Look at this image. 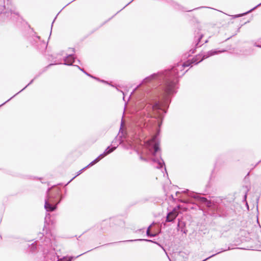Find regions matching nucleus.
Wrapping results in <instances>:
<instances>
[{"instance_id": "1", "label": "nucleus", "mask_w": 261, "mask_h": 261, "mask_svg": "<svg viewBox=\"0 0 261 261\" xmlns=\"http://www.w3.org/2000/svg\"><path fill=\"white\" fill-rule=\"evenodd\" d=\"M188 66L187 64L178 65L172 69V71H165L158 73H154L145 78L142 84L148 83L153 80H158L162 84L161 89L162 90V94L164 98L163 102L154 101L150 103H147L144 108V113L146 112L147 117H154L162 119L164 114L166 113L165 108L168 107L170 100L169 96L175 93L174 89V83L173 81H170V74L172 72H178V70H182L184 66Z\"/></svg>"}, {"instance_id": "2", "label": "nucleus", "mask_w": 261, "mask_h": 261, "mask_svg": "<svg viewBox=\"0 0 261 261\" xmlns=\"http://www.w3.org/2000/svg\"><path fill=\"white\" fill-rule=\"evenodd\" d=\"M223 51H224V50H222V51H221V50L217 51V50H210V51H208L206 54L203 55L202 58H201V55H199L198 56H196V57L193 58L191 60V61H188L184 63L178 64L176 66H174L171 69L166 70V71L171 72V71H172V69L174 68H175L178 65H183V64H185L186 63L187 64V65H188L184 66L183 67V68H184L185 67H188V66H190L192 64H197L198 63L201 62L204 59H206L210 56H212L213 55L217 54L219 53H222ZM183 70H184V68H182V70L181 71L178 70L177 73V72H175V73L172 72V73L170 74V75H169V77H170L169 78L170 79V81H173L174 82H175V83H174L175 84L174 85V89L175 90V93L176 92V83L177 82L178 77H179L181 76H182L183 75H184V74L186 72H187V70H186L185 72L183 71Z\"/></svg>"}, {"instance_id": "3", "label": "nucleus", "mask_w": 261, "mask_h": 261, "mask_svg": "<svg viewBox=\"0 0 261 261\" xmlns=\"http://www.w3.org/2000/svg\"><path fill=\"white\" fill-rule=\"evenodd\" d=\"M146 146L150 153L153 156L152 158V162L158 164L156 167L158 168H161L163 165H165L163 160L161 158L159 142L157 134L147 142Z\"/></svg>"}, {"instance_id": "4", "label": "nucleus", "mask_w": 261, "mask_h": 261, "mask_svg": "<svg viewBox=\"0 0 261 261\" xmlns=\"http://www.w3.org/2000/svg\"><path fill=\"white\" fill-rule=\"evenodd\" d=\"M0 16L4 20H15L18 17V13L15 12L11 0H0Z\"/></svg>"}, {"instance_id": "5", "label": "nucleus", "mask_w": 261, "mask_h": 261, "mask_svg": "<svg viewBox=\"0 0 261 261\" xmlns=\"http://www.w3.org/2000/svg\"><path fill=\"white\" fill-rule=\"evenodd\" d=\"M188 196L197 200L200 202L204 204L208 207H211L213 205V203L211 201L208 200L205 197H201L198 193H194L193 192H189L188 193Z\"/></svg>"}, {"instance_id": "6", "label": "nucleus", "mask_w": 261, "mask_h": 261, "mask_svg": "<svg viewBox=\"0 0 261 261\" xmlns=\"http://www.w3.org/2000/svg\"><path fill=\"white\" fill-rule=\"evenodd\" d=\"M60 202L59 201L56 204L55 201L50 199V197H48L45 200L44 208L47 212H53L57 208V205Z\"/></svg>"}, {"instance_id": "7", "label": "nucleus", "mask_w": 261, "mask_h": 261, "mask_svg": "<svg viewBox=\"0 0 261 261\" xmlns=\"http://www.w3.org/2000/svg\"><path fill=\"white\" fill-rule=\"evenodd\" d=\"M178 216V213L175 209H174L172 211L169 212L166 217L167 222L173 221Z\"/></svg>"}, {"instance_id": "8", "label": "nucleus", "mask_w": 261, "mask_h": 261, "mask_svg": "<svg viewBox=\"0 0 261 261\" xmlns=\"http://www.w3.org/2000/svg\"><path fill=\"white\" fill-rule=\"evenodd\" d=\"M74 57L72 54H69L64 59V64L68 66L72 65L74 62Z\"/></svg>"}, {"instance_id": "9", "label": "nucleus", "mask_w": 261, "mask_h": 261, "mask_svg": "<svg viewBox=\"0 0 261 261\" xmlns=\"http://www.w3.org/2000/svg\"><path fill=\"white\" fill-rule=\"evenodd\" d=\"M197 34H198V36H196L195 37V39H196V42H195V45L196 48L199 47L201 46V45L203 44L204 43H206L207 42V40H206L203 42L201 43V39H202V38L203 37V35L201 34H199L198 32L197 33Z\"/></svg>"}, {"instance_id": "10", "label": "nucleus", "mask_w": 261, "mask_h": 261, "mask_svg": "<svg viewBox=\"0 0 261 261\" xmlns=\"http://www.w3.org/2000/svg\"><path fill=\"white\" fill-rule=\"evenodd\" d=\"M116 148V146L112 147L111 148L110 146H108L103 153L106 155H107L114 151Z\"/></svg>"}, {"instance_id": "11", "label": "nucleus", "mask_w": 261, "mask_h": 261, "mask_svg": "<svg viewBox=\"0 0 261 261\" xmlns=\"http://www.w3.org/2000/svg\"><path fill=\"white\" fill-rule=\"evenodd\" d=\"M144 241L150 242L155 243V244H158V245H159L160 246H161L162 247V248L164 250V251H165V250L164 248V247H162L161 245H160L158 243H157L156 242L152 241V240H147V239H138V240H131L125 241V242H133V241Z\"/></svg>"}, {"instance_id": "12", "label": "nucleus", "mask_w": 261, "mask_h": 261, "mask_svg": "<svg viewBox=\"0 0 261 261\" xmlns=\"http://www.w3.org/2000/svg\"><path fill=\"white\" fill-rule=\"evenodd\" d=\"M34 79H33L31 81V82L24 88H23L21 90H20L19 92H18L17 94L19 93L20 92H21L22 91H23L25 88H26L29 85H30V84H31L33 81H34ZM16 95V94L15 95H14L13 96H12V97H11L9 99H8L7 101H6V102H4L3 104H2L1 105H0V107H1L2 106L5 105L7 102H8V101H9L10 99H11L13 97H14L15 95Z\"/></svg>"}, {"instance_id": "13", "label": "nucleus", "mask_w": 261, "mask_h": 261, "mask_svg": "<svg viewBox=\"0 0 261 261\" xmlns=\"http://www.w3.org/2000/svg\"><path fill=\"white\" fill-rule=\"evenodd\" d=\"M229 249H230V248H229V247H228L227 249H222L220 251L218 252L217 253H215V254H213V255H211V256H208V257L206 258L205 259H203V260H202V261H206V260H207V259H210V258H211V257H213V256H215L216 254H219V253H221V252H223V251H226V250H229Z\"/></svg>"}, {"instance_id": "14", "label": "nucleus", "mask_w": 261, "mask_h": 261, "mask_svg": "<svg viewBox=\"0 0 261 261\" xmlns=\"http://www.w3.org/2000/svg\"><path fill=\"white\" fill-rule=\"evenodd\" d=\"M44 245H49L51 244V238H45V239Z\"/></svg>"}, {"instance_id": "15", "label": "nucleus", "mask_w": 261, "mask_h": 261, "mask_svg": "<svg viewBox=\"0 0 261 261\" xmlns=\"http://www.w3.org/2000/svg\"><path fill=\"white\" fill-rule=\"evenodd\" d=\"M150 227H151V225H150L148 227V229L147 230L146 234H147V236L151 237H155V234H152V233L150 232L149 229H150Z\"/></svg>"}, {"instance_id": "16", "label": "nucleus", "mask_w": 261, "mask_h": 261, "mask_svg": "<svg viewBox=\"0 0 261 261\" xmlns=\"http://www.w3.org/2000/svg\"><path fill=\"white\" fill-rule=\"evenodd\" d=\"M30 251L31 252H34L35 249H36V244H35V243H32L31 245V246L30 247Z\"/></svg>"}, {"instance_id": "17", "label": "nucleus", "mask_w": 261, "mask_h": 261, "mask_svg": "<svg viewBox=\"0 0 261 261\" xmlns=\"http://www.w3.org/2000/svg\"><path fill=\"white\" fill-rule=\"evenodd\" d=\"M33 39L34 40V41H35L36 43H34V44H35L36 43H38V41H40V37L38 36H34L33 37Z\"/></svg>"}, {"instance_id": "18", "label": "nucleus", "mask_w": 261, "mask_h": 261, "mask_svg": "<svg viewBox=\"0 0 261 261\" xmlns=\"http://www.w3.org/2000/svg\"><path fill=\"white\" fill-rule=\"evenodd\" d=\"M86 168H87V167H84V168H83L82 169H81V170H80V171L77 172V174H76L74 177H73V178H72V179H71V180L68 182V183H69V182H70L72 179H74L75 177H76L77 176H78V175H79L80 174H81L82 173V171H83L85 169H86Z\"/></svg>"}, {"instance_id": "19", "label": "nucleus", "mask_w": 261, "mask_h": 261, "mask_svg": "<svg viewBox=\"0 0 261 261\" xmlns=\"http://www.w3.org/2000/svg\"><path fill=\"white\" fill-rule=\"evenodd\" d=\"M97 161L95 160V159L94 160H93L92 162H91L89 165H88L86 167H90V166H93V165H94L95 164L97 163Z\"/></svg>"}, {"instance_id": "20", "label": "nucleus", "mask_w": 261, "mask_h": 261, "mask_svg": "<svg viewBox=\"0 0 261 261\" xmlns=\"http://www.w3.org/2000/svg\"><path fill=\"white\" fill-rule=\"evenodd\" d=\"M261 5V3L260 4H259L258 5H257L256 6H255V7L253 8L252 9H251L250 10H249L248 12H247L246 13H249L250 12H251L252 10H254L255 8H256L258 6Z\"/></svg>"}, {"instance_id": "21", "label": "nucleus", "mask_w": 261, "mask_h": 261, "mask_svg": "<svg viewBox=\"0 0 261 261\" xmlns=\"http://www.w3.org/2000/svg\"><path fill=\"white\" fill-rule=\"evenodd\" d=\"M41 44L42 45V48H46L47 46V45L46 44L45 42L44 41L41 42Z\"/></svg>"}, {"instance_id": "22", "label": "nucleus", "mask_w": 261, "mask_h": 261, "mask_svg": "<svg viewBox=\"0 0 261 261\" xmlns=\"http://www.w3.org/2000/svg\"><path fill=\"white\" fill-rule=\"evenodd\" d=\"M105 156H106L104 153H102L101 154H100L98 157L100 158V159H102V158H103Z\"/></svg>"}, {"instance_id": "23", "label": "nucleus", "mask_w": 261, "mask_h": 261, "mask_svg": "<svg viewBox=\"0 0 261 261\" xmlns=\"http://www.w3.org/2000/svg\"><path fill=\"white\" fill-rule=\"evenodd\" d=\"M254 45L255 46L257 47L261 48V45H259V44H257L256 43H254Z\"/></svg>"}, {"instance_id": "24", "label": "nucleus", "mask_w": 261, "mask_h": 261, "mask_svg": "<svg viewBox=\"0 0 261 261\" xmlns=\"http://www.w3.org/2000/svg\"><path fill=\"white\" fill-rule=\"evenodd\" d=\"M140 160H142V161H147L146 159L144 158L143 157H142V156H140Z\"/></svg>"}, {"instance_id": "25", "label": "nucleus", "mask_w": 261, "mask_h": 261, "mask_svg": "<svg viewBox=\"0 0 261 261\" xmlns=\"http://www.w3.org/2000/svg\"><path fill=\"white\" fill-rule=\"evenodd\" d=\"M87 252H88V251H86V252H84V253H82V254H80V255H77V256H76V257H75V258H77V257H79V256H80L82 255L83 254H84L85 253H87Z\"/></svg>"}, {"instance_id": "26", "label": "nucleus", "mask_w": 261, "mask_h": 261, "mask_svg": "<svg viewBox=\"0 0 261 261\" xmlns=\"http://www.w3.org/2000/svg\"><path fill=\"white\" fill-rule=\"evenodd\" d=\"M87 252H88V251H86V252H84V253H82V254H80V255H77V256H76V257H75V258H77V257H79V256H80L82 255L83 254H84L85 253H87Z\"/></svg>"}, {"instance_id": "27", "label": "nucleus", "mask_w": 261, "mask_h": 261, "mask_svg": "<svg viewBox=\"0 0 261 261\" xmlns=\"http://www.w3.org/2000/svg\"><path fill=\"white\" fill-rule=\"evenodd\" d=\"M88 76H90V77H92V78H94V79H95L98 80L97 78H96V77H94L93 76L91 75V74H89V73H88Z\"/></svg>"}, {"instance_id": "28", "label": "nucleus", "mask_w": 261, "mask_h": 261, "mask_svg": "<svg viewBox=\"0 0 261 261\" xmlns=\"http://www.w3.org/2000/svg\"><path fill=\"white\" fill-rule=\"evenodd\" d=\"M76 67H77V68H78L80 70L82 71L83 72H84V71H85L84 70V69H82V68H81L80 66H77H77H76Z\"/></svg>"}, {"instance_id": "29", "label": "nucleus", "mask_w": 261, "mask_h": 261, "mask_svg": "<svg viewBox=\"0 0 261 261\" xmlns=\"http://www.w3.org/2000/svg\"><path fill=\"white\" fill-rule=\"evenodd\" d=\"M101 159L98 156L95 159V160L97 161V162H98Z\"/></svg>"}, {"instance_id": "30", "label": "nucleus", "mask_w": 261, "mask_h": 261, "mask_svg": "<svg viewBox=\"0 0 261 261\" xmlns=\"http://www.w3.org/2000/svg\"><path fill=\"white\" fill-rule=\"evenodd\" d=\"M101 159L98 156L95 159V160L97 161V162H98Z\"/></svg>"}, {"instance_id": "31", "label": "nucleus", "mask_w": 261, "mask_h": 261, "mask_svg": "<svg viewBox=\"0 0 261 261\" xmlns=\"http://www.w3.org/2000/svg\"><path fill=\"white\" fill-rule=\"evenodd\" d=\"M75 257H74L73 256H70V257H69V258H68V260H71H71H72V259L73 258H76Z\"/></svg>"}, {"instance_id": "32", "label": "nucleus", "mask_w": 261, "mask_h": 261, "mask_svg": "<svg viewBox=\"0 0 261 261\" xmlns=\"http://www.w3.org/2000/svg\"><path fill=\"white\" fill-rule=\"evenodd\" d=\"M190 51L191 52L192 54H194V52H195V49H191L190 50Z\"/></svg>"}, {"instance_id": "33", "label": "nucleus", "mask_w": 261, "mask_h": 261, "mask_svg": "<svg viewBox=\"0 0 261 261\" xmlns=\"http://www.w3.org/2000/svg\"><path fill=\"white\" fill-rule=\"evenodd\" d=\"M100 81H101V82H103V83H107V84H108V82H106V81H104V80H101Z\"/></svg>"}, {"instance_id": "34", "label": "nucleus", "mask_w": 261, "mask_h": 261, "mask_svg": "<svg viewBox=\"0 0 261 261\" xmlns=\"http://www.w3.org/2000/svg\"><path fill=\"white\" fill-rule=\"evenodd\" d=\"M133 0H132L131 2H130L129 3H128V4H127V5H125V7H123V8H124L126 6H127V5H128Z\"/></svg>"}, {"instance_id": "35", "label": "nucleus", "mask_w": 261, "mask_h": 261, "mask_svg": "<svg viewBox=\"0 0 261 261\" xmlns=\"http://www.w3.org/2000/svg\"><path fill=\"white\" fill-rule=\"evenodd\" d=\"M70 49L71 50L72 53H74V48H71Z\"/></svg>"}, {"instance_id": "36", "label": "nucleus", "mask_w": 261, "mask_h": 261, "mask_svg": "<svg viewBox=\"0 0 261 261\" xmlns=\"http://www.w3.org/2000/svg\"><path fill=\"white\" fill-rule=\"evenodd\" d=\"M84 72L86 75H88V73L87 72H86V71H84Z\"/></svg>"}, {"instance_id": "37", "label": "nucleus", "mask_w": 261, "mask_h": 261, "mask_svg": "<svg viewBox=\"0 0 261 261\" xmlns=\"http://www.w3.org/2000/svg\"><path fill=\"white\" fill-rule=\"evenodd\" d=\"M179 225H180V224H179V222H178V224H177V227H179Z\"/></svg>"}, {"instance_id": "38", "label": "nucleus", "mask_w": 261, "mask_h": 261, "mask_svg": "<svg viewBox=\"0 0 261 261\" xmlns=\"http://www.w3.org/2000/svg\"><path fill=\"white\" fill-rule=\"evenodd\" d=\"M161 124V123H159V126H160Z\"/></svg>"}, {"instance_id": "39", "label": "nucleus", "mask_w": 261, "mask_h": 261, "mask_svg": "<svg viewBox=\"0 0 261 261\" xmlns=\"http://www.w3.org/2000/svg\"><path fill=\"white\" fill-rule=\"evenodd\" d=\"M221 215H222V216H225L224 214H222V213L221 214Z\"/></svg>"}, {"instance_id": "40", "label": "nucleus", "mask_w": 261, "mask_h": 261, "mask_svg": "<svg viewBox=\"0 0 261 261\" xmlns=\"http://www.w3.org/2000/svg\"><path fill=\"white\" fill-rule=\"evenodd\" d=\"M260 161H258V162H257V164H259V163H260Z\"/></svg>"}, {"instance_id": "41", "label": "nucleus", "mask_w": 261, "mask_h": 261, "mask_svg": "<svg viewBox=\"0 0 261 261\" xmlns=\"http://www.w3.org/2000/svg\"><path fill=\"white\" fill-rule=\"evenodd\" d=\"M260 161H258V162H257V164H259V163H260Z\"/></svg>"}, {"instance_id": "42", "label": "nucleus", "mask_w": 261, "mask_h": 261, "mask_svg": "<svg viewBox=\"0 0 261 261\" xmlns=\"http://www.w3.org/2000/svg\"><path fill=\"white\" fill-rule=\"evenodd\" d=\"M67 261H71V260H68Z\"/></svg>"}]
</instances>
